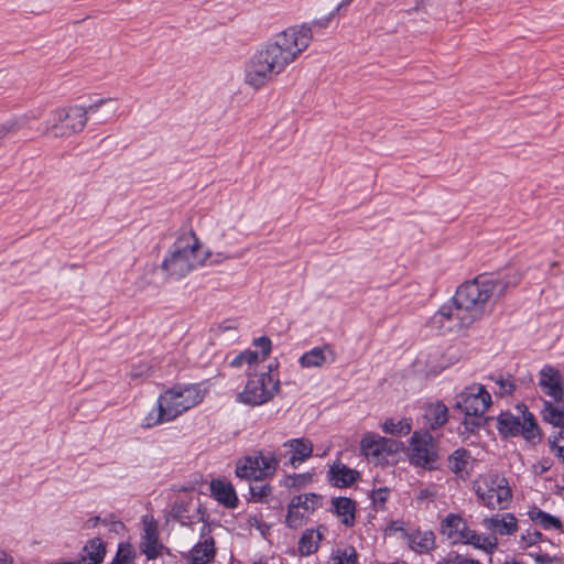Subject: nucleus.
Instances as JSON below:
<instances>
[{
  "label": "nucleus",
  "instance_id": "nucleus-26",
  "mask_svg": "<svg viewBox=\"0 0 564 564\" xmlns=\"http://www.w3.org/2000/svg\"><path fill=\"white\" fill-rule=\"evenodd\" d=\"M106 555V546L101 539L94 538L87 541L77 564H100Z\"/></svg>",
  "mask_w": 564,
  "mask_h": 564
},
{
  "label": "nucleus",
  "instance_id": "nucleus-46",
  "mask_svg": "<svg viewBox=\"0 0 564 564\" xmlns=\"http://www.w3.org/2000/svg\"><path fill=\"white\" fill-rule=\"evenodd\" d=\"M254 346L261 349L262 356L260 357V365H264L263 361L269 356L271 351V340L269 337L262 336L256 338L253 341Z\"/></svg>",
  "mask_w": 564,
  "mask_h": 564
},
{
  "label": "nucleus",
  "instance_id": "nucleus-41",
  "mask_svg": "<svg viewBox=\"0 0 564 564\" xmlns=\"http://www.w3.org/2000/svg\"><path fill=\"white\" fill-rule=\"evenodd\" d=\"M549 446L552 454H554L561 463H564V431L553 433L549 437Z\"/></svg>",
  "mask_w": 564,
  "mask_h": 564
},
{
  "label": "nucleus",
  "instance_id": "nucleus-14",
  "mask_svg": "<svg viewBox=\"0 0 564 564\" xmlns=\"http://www.w3.org/2000/svg\"><path fill=\"white\" fill-rule=\"evenodd\" d=\"M539 386L542 392L553 401H561L564 397V381L557 369L545 365L540 370Z\"/></svg>",
  "mask_w": 564,
  "mask_h": 564
},
{
  "label": "nucleus",
  "instance_id": "nucleus-28",
  "mask_svg": "<svg viewBox=\"0 0 564 564\" xmlns=\"http://www.w3.org/2000/svg\"><path fill=\"white\" fill-rule=\"evenodd\" d=\"M542 417L545 422L564 427V402L561 401H543L541 410Z\"/></svg>",
  "mask_w": 564,
  "mask_h": 564
},
{
  "label": "nucleus",
  "instance_id": "nucleus-55",
  "mask_svg": "<svg viewBox=\"0 0 564 564\" xmlns=\"http://www.w3.org/2000/svg\"><path fill=\"white\" fill-rule=\"evenodd\" d=\"M99 523H101V524H102V518H100V517H98V516L93 517V518H90V519L87 521V524H88V527H90V528H95V527H97Z\"/></svg>",
  "mask_w": 564,
  "mask_h": 564
},
{
  "label": "nucleus",
  "instance_id": "nucleus-10",
  "mask_svg": "<svg viewBox=\"0 0 564 564\" xmlns=\"http://www.w3.org/2000/svg\"><path fill=\"white\" fill-rule=\"evenodd\" d=\"M491 405V395L482 384L474 383L455 397V409L466 416H482Z\"/></svg>",
  "mask_w": 564,
  "mask_h": 564
},
{
  "label": "nucleus",
  "instance_id": "nucleus-37",
  "mask_svg": "<svg viewBox=\"0 0 564 564\" xmlns=\"http://www.w3.org/2000/svg\"><path fill=\"white\" fill-rule=\"evenodd\" d=\"M530 519L541 525L544 530L561 529V520L540 509H533L529 512Z\"/></svg>",
  "mask_w": 564,
  "mask_h": 564
},
{
  "label": "nucleus",
  "instance_id": "nucleus-40",
  "mask_svg": "<svg viewBox=\"0 0 564 564\" xmlns=\"http://www.w3.org/2000/svg\"><path fill=\"white\" fill-rule=\"evenodd\" d=\"M249 491L252 501L265 503L272 495V487L268 484H252L249 486Z\"/></svg>",
  "mask_w": 564,
  "mask_h": 564
},
{
  "label": "nucleus",
  "instance_id": "nucleus-15",
  "mask_svg": "<svg viewBox=\"0 0 564 564\" xmlns=\"http://www.w3.org/2000/svg\"><path fill=\"white\" fill-rule=\"evenodd\" d=\"M163 545L159 540V529L155 521L143 520V533L140 541V550L148 560H155L162 553Z\"/></svg>",
  "mask_w": 564,
  "mask_h": 564
},
{
  "label": "nucleus",
  "instance_id": "nucleus-24",
  "mask_svg": "<svg viewBox=\"0 0 564 564\" xmlns=\"http://www.w3.org/2000/svg\"><path fill=\"white\" fill-rule=\"evenodd\" d=\"M253 457L257 458L260 465V478H267L272 476L280 462L283 463L284 453L282 451H276V453L258 451L252 454Z\"/></svg>",
  "mask_w": 564,
  "mask_h": 564
},
{
  "label": "nucleus",
  "instance_id": "nucleus-17",
  "mask_svg": "<svg viewBox=\"0 0 564 564\" xmlns=\"http://www.w3.org/2000/svg\"><path fill=\"white\" fill-rule=\"evenodd\" d=\"M481 524L486 530L500 535H511L518 530L517 519L512 513L487 517Z\"/></svg>",
  "mask_w": 564,
  "mask_h": 564
},
{
  "label": "nucleus",
  "instance_id": "nucleus-29",
  "mask_svg": "<svg viewBox=\"0 0 564 564\" xmlns=\"http://www.w3.org/2000/svg\"><path fill=\"white\" fill-rule=\"evenodd\" d=\"M259 470V462L252 455L242 457L236 465V475L241 479L261 480Z\"/></svg>",
  "mask_w": 564,
  "mask_h": 564
},
{
  "label": "nucleus",
  "instance_id": "nucleus-47",
  "mask_svg": "<svg viewBox=\"0 0 564 564\" xmlns=\"http://www.w3.org/2000/svg\"><path fill=\"white\" fill-rule=\"evenodd\" d=\"M437 564H481L477 560L469 558L464 555L456 554L453 557H448L442 562H438Z\"/></svg>",
  "mask_w": 564,
  "mask_h": 564
},
{
  "label": "nucleus",
  "instance_id": "nucleus-22",
  "mask_svg": "<svg viewBox=\"0 0 564 564\" xmlns=\"http://www.w3.org/2000/svg\"><path fill=\"white\" fill-rule=\"evenodd\" d=\"M358 476L359 474L357 470L349 468L340 462L334 463L328 470L329 481L338 488L352 485L357 480Z\"/></svg>",
  "mask_w": 564,
  "mask_h": 564
},
{
  "label": "nucleus",
  "instance_id": "nucleus-8",
  "mask_svg": "<svg viewBox=\"0 0 564 564\" xmlns=\"http://www.w3.org/2000/svg\"><path fill=\"white\" fill-rule=\"evenodd\" d=\"M409 460L415 467L434 469L438 460L437 441L426 431L413 432L409 444Z\"/></svg>",
  "mask_w": 564,
  "mask_h": 564
},
{
  "label": "nucleus",
  "instance_id": "nucleus-52",
  "mask_svg": "<svg viewBox=\"0 0 564 564\" xmlns=\"http://www.w3.org/2000/svg\"><path fill=\"white\" fill-rule=\"evenodd\" d=\"M115 99L112 98H100V99H97L96 101H94L93 104H90L87 108H85L86 110H88V113H93V112H96L98 111V109L100 107H102L104 105H106L107 102H111L113 101Z\"/></svg>",
  "mask_w": 564,
  "mask_h": 564
},
{
  "label": "nucleus",
  "instance_id": "nucleus-21",
  "mask_svg": "<svg viewBox=\"0 0 564 564\" xmlns=\"http://www.w3.org/2000/svg\"><path fill=\"white\" fill-rule=\"evenodd\" d=\"M334 513L339 518L340 522L351 528L356 522V503L347 497H336L332 499Z\"/></svg>",
  "mask_w": 564,
  "mask_h": 564
},
{
  "label": "nucleus",
  "instance_id": "nucleus-19",
  "mask_svg": "<svg viewBox=\"0 0 564 564\" xmlns=\"http://www.w3.org/2000/svg\"><path fill=\"white\" fill-rule=\"evenodd\" d=\"M212 496L226 508H236L239 500L234 486L221 479H214L210 482Z\"/></svg>",
  "mask_w": 564,
  "mask_h": 564
},
{
  "label": "nucleus",
  "instance_id": "nucleus-2",
  "mask_svg": "<svg viewBox=\"0 0 564 564\" xmlns=\"http://www.w3.org/2000/svg\"><path fill=\"white\" fill-rule=\"evenodd\" d=\"M333 18L334 12H330L327 17L288 28L276 34L272 42L256 51L247 62L246 84L260 88L284 72L310 46L314 31L327 28Z\"/></svg>",
  "mask_w": 564,
  "mask_h": 564
},
{
  "label": "nucleus",
  "instance_id": "nucleus-48",
  "mask_svg": "<svg viewBox=\"0 0 564 564\" xmlns=\"http://www.w3.org/2000/svg\"><path fill=\"white\" fill-rule=\"evenodd\" d=\"M551 466H552L551 460L547 458H543L532 465V473L534 475L540 476V475L546 473L547 470H550Z\"/></svg>",
  "mask_w": 564,
  "mask_h": 564
},
{
  "label": "nucleus",
  "instance_id": "nucleus-38",
  "mask_svg": "<svg viewBox=\"0 0 564 564\" xmlns=\"http://www.w3.org/2000/svg\"><path fill=\"white\" fill-rule=\"evenodd\" d=\"M520 435H522L528 441H533L539 435L538 425L530 412H523L520 421Z\"/></svg>",
  "mask_w": 564,
  "mask_h": 564
},
{
  "label": "nucleus",
  "instance_id": "nucleus-43",
  "mask_svg": "<svg viewBox=\"0 0 564 564\" xmlns=\"http://www.w3.org/2000/svg\"><path fill=\"white\" fill-rule=\"evenodd\" d=\"M312 480V475L308 473L305 474H294L288 477L286 486L294 488H303Z\"/></svg>",
  "mask_w": 564,
  "mask_h": 564
},
{
  "label": "nucleus",
  "instance_id": "nucleus-9",
  "mask_svg": "<svg viewBox=\"0 0 564 564\" xmlns=\"http://www.w3.org/2000/svg\"><path fill=\"white\" fill-rule=\"evenodd\" d=\"M323 505V497L315 492L300 494L291 498L284 523L289 529L302 528Z\"/></svg>",
  "mask_w": 564,
  "mask_h": 564
},
{
  "label": "nucleus",
  "instance_id": "nucleus-54",
  "mask_svg": "<svg viewBox=\"0 0 564 564\" xmlns=\"http://www.w3.org/2000/svg\"><path fill=\"white\" fill-rule=\"evenodd\" d=\"M354 0H341V2L332 11L334 12V17L338 14L341 10L346 9Z\"/></svg>",
  "mask_w": 564,
  "mask_h": 564
},
{
  "label": "nucleus",
  "instance_id": "nucleus-33",
  "mask_svg": "<svg viewBox=\"0 0 564 564\" xmlns=\"http://www.w3.org/2000/svg\"><path fill=\"white\" fill-rule=\"evenodd\" d=\"M465 544H470L476 549L482 550L488 554L494 553L498 546L497 538L494 535L478 534L477 532H470Z\"/></svg>",
  "mask_w": 564,
  "mask_h": 564
},
{
  "label": "nucleus",
  "instance_id": "nucleus-1",
  "mask_svg": "<svg viewBox=\"0 0 564 564\" xmlns=\"http://www.w3.org/2000/svg\"><path fill=\"white\" fill-rule=\"evenodd\" d=\"M520 280L521 275L517 271L503 275L480 274L476 276L473 281L462 284L454 297L440 307L431 317L430 327L440 334L468 327Z\"/></svg>",
  "mask_w": 564,
  "mask_h": 564
},
{
  "label": "nucleus",
  "instance_id": "nucleus-11",
  "mask_svg": "<svg viewBox=\"0 0 564 564\" xmlns=\"http://www.w3.org/2000/svg\"><path fill=\"white\" fill-rule=\"evenodd\" d=\"M284 453L283 464L297 467L312 456L313 444L307 438H292L282 444L279 448Z\"/></svg>",
  "mask_w": 564,
  "mask_h": 564
},
{
  "label": "nucleus",
  "instance_id": "nucleus-44",
  "mask_svg": "<svg viewBox=\"0 0 564 564\" xmlns=\"http://www.w3.org/2000/svg\"><path fill=\"white\" fill-rule=\"evenodd\" d=\"M102 525L108 527L109 530L116 534H121L126 528L123 522L117 520L113 514L102 518Z\"/></svg>",
  "mask_w": 564,
  "mask_h": 564
},
{
  "label": "nucleus",
  "instance_id": "nucleus-42",
  "mask_svg": "<svg viewBox=\"0 0 564 564\" xmlns=\"http://www.w3.org/2000/svg\"><path fill=\"white\" fill-rule=\"evenodd\" d=\"M390 495V490L387 487H381L378 489H375L370 494V499L372 501V505L377 509H383L384 502L388 500Z\"/></svg>",
  "mask_w": 564,
  "mask_h": 564
},
{
  "label": "nucleus",
  "instance_id": "nucleus-6",
  "mask_svg": "<svg viewBox=\"0 0 564 564\" xmlns=\"http://www.w3.org/2000/svg\"><path fill=\"white\" fill-rule=\"evenodd\" d=\"M205 392L199 384H176L160 394L161 403L167 415L175 420L177 416L199 404Z\"/></svg>",
  "mask_w": 564,
  "mask_h": 564
},
{
  "label": "nucleus",
  "instance_id": "nucleus-20",
  "mask_svg": "<svg viewBox=\"0 0 564 564\" xmlns=\"http://www.w3.org/2000/svg\"><path fill=\"white\" fill-rule=\"evenodd\" d=\"M328 359L333 362L335 360V354L329 346L325 345L314 347L304 352L299 361L303 368H317L322 367Z\"/></svg>",
  "mask_w": 564,
  "mask_h": 564
},
{
  "label": "nucleus",
  "instance_id": "nucleus-53",
  "mask_svg": "<svg viewBox=\"0 0 564 564\" xmlns=\"http://www.w3.org/2000/svg\"><path fill=\"white\" fill-rule=\"evenodd\" d=\"M0 564H13V558L6 551L0 549Z\"/></svg>",
  "mask_w": 564,
  "mask_h": 564
},
{
  "label": "nucleus",
  "instance_id": "nucleus-18",
  "mask_svg": "<svg viewBox=\"0 0 564 564\" xmlns=\"http://www.w3.org/2000/svg\"><path fill=\"white\" fill-rule=\"evenodd\" d=\"M448 421V409L443 402L426 404L423 408L422 424L430 430H437Z\"/></svg>",
  "mask_w": 564,
  "mask_h": 564
},
{
  "label": "nucleus",
  "instance_id": "nucleus-45",
  "mask_svg": "<svg viewBox=\"0 0 564 564\" xmlns=\"http://www.w3.org/2000/svg\"><path fill=\"white\" fill-rule=\"evenodd\" d=\"M151 373V367L147 362H139L133 365L130 371L132 379H142L149 377Z\"/></svg>",
  "mask_w": 564,
  "mask_h": 564
},
{
  "label": "nucleus",
  "instance_id": "nucleus-27",
  "mask_svg": "<svg viewBox=\"0 0 564 564\" xmlns=\"http://www.w3.org/2000/svg\"><path fill=\"white\" fill-rule=\"evenodd\" d=\"M408 545L416 553H426L434 547L435 536L432 531H415L406 535Z\"/></svg>",
  "mask_w": 564,
  "mask_h": 564
},
{
  "label": "nucleus",
  "instance_id": "nucleus-13",
  "mask_svg": "<svg viewBox=\"0 0 564 564\" xmlns=\"http://www.w3.org/2000/svg\"><path fill=\"white\" fill-rule=\"evenodd\" d=\"M362 454L375 463H381L392 452L391 441L376 433H366L360 442Z\"/></svg>",
  "mask_w": 564,
  "mask_h": 564
},
{
  "label": "nucleus",
  "instance_id": "nucleus-30",
  "mask_svg": "<svg viewBox=\"0 0 564 564\" xmlns=\"http://www.w3.org/2000/svg\"><path fill=\"white\" fill-rule=\"evenodd\" d=\"M489 380L494 382L491 388L498 397L511 395L516 391V379L509 373L492 375Z\"/></svg>",
  "mask_w": 564,
  "mask_h": 564
},
{
  "label": "nucleus",
  "instance_id": "nucleus-39",
  "mask_svg": "<svg viewBox=\"0 0 564 564\" xmlns=\"http://www.w3.org/2000/svg\"><path fill=\"white\" fill-rule=\"evenodd\" d=\"M134 560L135 551L133 546L128 542H121L110 564H133Z\"/></svg>",
  "mask_w": 564,
  "mask_h": 564
},
{
  "label": "nucleus",
  "instance_id": "nucleus-49",
  "mask_svg": "<svg viewBox=\"0 0 564 564\" xmlns=\"http://www.w3.org/2000/svg\"><path fill=\"white\" fill-rule=\"evenodd\" d=\"M543 538L542 533L539 531H528L522 535V541L527 544V546H532L541 541Z\"/></svg>",
  "mask_w": 564,
  "mask_h": 564
},
{
  "label": "nucleus",
  "instance_id": "nucleus-32",
  "mask_svg": "<svg viewBox=\"0 0 564 564\" xmlns=\"http://www.w3.org/2000/svg\"><path fill=\"white\" fill-rule=\"evenodd\" d=\"M381 429L386 434L393 436H405L410 434L412 430V420L410 417H402L399 421L387 419L382 423Z\"/></svg>",
  "mask_w": 564,
  "mask_h": 564
},
{
  "label": "nucleus",
  "instance_id": "nucleus-56",
  "mask_svg": "<svg viewBox=\"0 0 564 564\" xmlns=\"http://www.w3.org/2000/svg\"><path fill=\"white\" fill-rule=\"evenodd\" d=\"M248 523L251 525V527H257L259 528L260 527V521L258 520V518L256 516L253 517H249L248 519Z\"/></svg>",
  "mask_w": 564,
  "mask_h": 564
},
{
  "label": "nucleus",
  "instance_id": "nucleus-4",
  "mask_svg": "<svg viewBox=\"0 0 564 564\" xmlns=\"http://www.w3.org/2000/svg\"><path fill=\"white\" fill-rule=\"evenodd\" d=\"M248 380L237 402L248 406H259L271 401L280 391V380L272 373L271 366L262 365L254 371L247 372Z\"/></svg>",
  "mask_w": 564,
  "mask_h": 564
},
{
  "label": "nucleus",
  "instance_id": "nucleus-5",
  "mask_svg": "<svg viewBox=\"0 0 564 564\" xmlns=\"http://www.w3.org/2000/svg\"><path fill=\"white\" fill-rule=\"evenodd\" d=\"M473 487L481 505L492 510L506 509L512 498L507 479L497 474L479 477Z\"/></svg>",
  "mask_w": 564,
  "mask_h": 564
},
{
  "label": "nucleus",
  "instance_id": "nucleus-34",
  "mask_svg": "<svg viewBox=\"0 0 564 564\" xmlns=\"http://www.w3.org/2000/svg\"><path fill=\"white\" fill-rule=\"evenodd\" d=\"M243 365L248 366V371H254L259 369L262 365H260V355L257 351L245 350L237 355L231 361L230 366L232 368H240Z\"/></svg>",
  "mask_w": 564,
  "mask_h": 564
},
{
  "label": "nucleus",
  "instance_id": "nucleus-7",
  "mask_svg": "<svg viewBox=\"0 0 564 564\" xmlns=\"http://www.w3.org/2000/svg\"><path fill=\"white\" fill-rule=\"evenodd\" d=\"M88 121V110L82 106L54 111L45 123L43 133H52L54 137H68L83 131Z\"/></svg>",
  "mask_w": 564,
  "mask_h": 564
},
{
  "label": "nucleus",
  "instance_id": "nucleus-50",
  "mask_svg": "<svg viewBox=\"0 0 564 564\" xmlns=\"http://www.w3.org/2000/svg\"><path fill=\"white\" fill-rule=\"evenodd\" d=\"M481 416H467L463 424L468 432H475L481 426Z\"/></svg>",
  "mask_w": 564,
  "mask_h": 564
},
{
  "label": "nucleus",
  "instance_id": "nucleus-35",
  "mask_svg": "<svg viewBox=\"0 0 564 564\" xmlns=\"http://www.w3.org/2000/svg\"><path fill=\"white\" fill-rule=\"evenodd\" d=\"M327 564H358V553L350 545L336 549L329 556Z\"/></svg>",
  "mask_w": 564,
  "mask_h": 564
},
{
  "label": "nucleus",
  "instance_id": "nucleus-23",
  "mask_svg": "<svg viewBox=\"0 0 564 564\" xmlns=\"http://www.w3.org/2000/svg\"><path fill=\"white\" fill-rule=\"evenodd\" d=\"M325 530L324 525H319L316 529H306L299 540L300 554L303 556L314 554L318 550L319 543L324 538L323 531Z\"/></svg>",
  "mask_w": 564,
  "mask_h": 564
},
{
  "label": "nucleus",
  "instance_id": "nucleus-51",
  "mask_svg": "<svg viewBox=\"0 0 564 564\" xmlns=\"http://www.w3.org/2000/svg\"><path fill=\"white\" fill-rule=\"evenodd\" d=\"M529 555L533 557L538 564H551L554 561V557L542 552H530Z\"/></svg>",
  "mask_w": 564,
  "mask_h": 564
},
{
  "label": "nucleus",
  "instance_id": "nucleus-25",
  "mask_svg": "<svg viewBox=\"0 0 564 564\" xmlns=\"http://www.w3.org/2000/svg\"><path fill=\"white\" fill-rule=\"evenodd\" d=\"M470 468L471 455L469 451L457 448L448 456V469L459 478L467 477Z\"/></svg>",
  "mask_w": 564,
  "mask_h": 564
},
{
  "label": "nucleus",
  "instance_id": "nucleus-3",
  "mask_svg": "<svg viewBox=\"0 0 564 564\" xmlns=\"http://www.w3.org/2000/svg\"><path fill=\"white\" fill-rule=\"evenodd\" d=\"M210 252L204 250L193 231L182 235L170 248L161 268L173 279H181L203 265Z\"/></svg>",
  "mask_w": 564,
  "mask_h": 564
},
{
  "label": "nucleus",
  "instance_id": "nucleus-12",
  "mask_svg": "<svg viewBox=\"0 0 564 564\" xmlns=\"http://www.w3.org/2000/svg\"><path fill=\"white\" fill-rule=\"evenodd\" d=\"M210 530L207 523L200 529L202 540L197 542L188 553L187 564H209L216 556L215 540L209 535Z\"/></svg>",
  "mask_w": 564,
  "mask_h": 564
},
{
  "label": "nucleus",
  "instance_id": "nucleus-31",
  "mask_svg": "<svg viewBox=\"0 0 564 564\" xmlns=\"http://www.w3.org/2000/svg\"><path fill=\"white\" fill-rule=\"evenodd\" d=\"M520 416H516L509 412L501 413L497 420L498 431L505 436L520 435Z\"/></svg>",
  "mask_w": 564,
  "mask_h": 564
},
{
  "label": "nucleus",
  "instance_id": "nucleus-16",
  "mask_svg": "<svg viewBox=\"0 0 564 564\" xmlns=\"http://www.w3.org/2000/svg\"><path fill=\"white\" fill-rule=\"evenodd\" d=\"M441 531L453 544H465L471 532L466 521L456 513H449L442 520Z\"/></svg>",
  "mask_w": 564,
  "mask_h": 564
},
{
  "label": "nucleus",
  "instance_id": "nucleus-36",
  "mask_svg": "<svg viewBox=\"0 0 564 564\" xmlns=\"http://www.w3.org/2000/svg\"><path fill=\"white\" fill-rule=\"evenodd\" d=\"M173 421L169 415L165 406L161 403L160 398H158L156 409H153L142 421L141 426L144 429H151L161 423Z\"/></svg>",
  "mask_w": 564,
  "mask_h": 564
}]
</instances>
